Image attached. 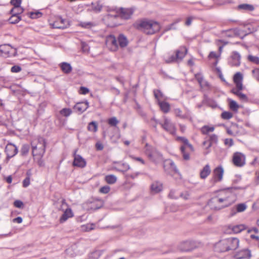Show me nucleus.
Listing matches in <instances>:
<instances>
[{
    "instance_id": "1",
    "label": "nucleus",
    "mask_w": 259,
    "mask_h": 259,
    "mask_svg": "<svg viewBox=\"0 0 259 259\" xmlns=\"http://www.w3.org/2000/svg\"><path fill=\"white\" fill-rule=\"evenodd\" d=\"M239 240L236 237H229L220 240L214 244L215 252L223 253L234 251L238 248Z\"/></svg>"
},
{
    "instance_id": "2",
    "label": "nucleus",
    "mask_w": 259,
    "mask_h": 259,
    "mask_svg": "<svg viewBox=\"0 0 259 259\" xmlns=\"http://www.w3.org/2000/svg\"><path fill=\"white\" fill-rule=\"evenodd\" d=\"M133 27L147 34H152L160 29V24L155 21L146 19L138 20L133 24Z\"/></svg>"
},
{
    "instance_id": "3",
    "label": "nucleus",
    "mask_w": 259,
    "mask_h": 259,
    "mask_svg": "<svg viewBox=\"0 0 259 259\" xmlns=\"http://www.w3.org/2000/svg\"><path fill=\"white\" fill-rule=\"evenodd\" d=\"M31 144L32 155L42 157L46 151V141L45 139L42 137H39L36 140H33Z\"/></svg>"
},
{
    "instance_id": "4",
    "label": "nucleus",
    "mask_w": 259,
    "mask_h": 259,
    "mask_svg": "<svg viewBox=\"0 0 259 259\" xmlns=\"http://www.w3.org/2000/svg\"><path fill=\"white\" fill-rule=\"evenodd\" d=\"M144 151L145 154L153 162H156L157 160L162 158V154L147 143L145 145Z\"/></svg>"
},
{
    "instance_id": "5",
    "label": "nucleus",
    "mask_w": 259,
    "mask_h": 259,
    "mask_svg": "<svg viewBox=\"0 0 259 259\" xmlns=\"http://www.w3.org/2000/svg\"><path fill=\"white\" fill-rule=\"evenodd\" d=\"M224 175V169L222 166H219L215 168L213 171L211 178L209 182L211 186H214L216 183L222 181Z\"/></svg>"
},
{
    "instance_id": "6",
    "label": "nucleus",
    "mask_w": 259,
    "mask_h": 259,
    "mask_svg": "<svg viewBox=\"0 0 259 259\" xmlns=\"http://www.w3.org/2000/svg\"><path fill=\"white\" fill-rule=\"evenodd\" d=\"M117 10V8L110 9L109 13L105 17L106 20L112 22V23L108 24V26L110 27H113L119 25L117 21L118 18H119Z\"/></svg>"
},
{
    "instance_id": "7",
    "label": "nucleus",
    "mask_w": 259,
    "mask_h": 259,
    "mask_svg": "<svg viewBox=\"0 0 259 259\" xmlns=\"http://www.w3.org/2000/svg\"><path fill=\"white\" fill-rule=\"evenodd\" d=\"M162 127L170 134L175 136L176 135V127L175 123L171 122L169 118L164 117L163 123H159Z\"/></svg>"
},
{
    "instance_id": "8",
    "label": "nucleus",
    "mask_w": 259,
    "mask_h": 259,
    "mask_svg": "<svg viewBox=\"0 0 259 259\" xmlns=\"http://www.w3.org/2000/svg\"><path fill=\"white\" fill-rule=\"evenodd\" d=\"M237 187L228 188L220 191L218 194L224 199H227L228 202H230V205L233 202L234 194L232 192L233 189H237Z\"/></svg>"
},
{
    "instance_id": "9",
    "label": "nucleus",
    "mask_w": 259,
    "mask_h": 259,
    "mask_svg": "<svg viewBox=\"0 0 259 259\" xmlns=\"http://www.w3.org/2000/svg\"><path fill=\"white\" fill-rule=\"evenodd\" d=\"M106 44L109 49L112 52L116 51L118 48L117 39L112 34H110L106 37Z\"/></svg>"
},
{
    "instance_id": "10",
    "label": "nucleus",
    "mask_w": 259,
    "mask_h": 259,
    "mask_svg": "<svg viewBox=\"0 0 259 259\" xmlns=\"http://www.w3.org/2000/svg\"><path fill=\"white\" fill-rule=\"evenodd\" d=\"M117 13L119 14V17L122 19H130L133 15L135 9L134 8H117Z\"/></svg>"
},
{
    "instance_id": "11",
    "label": "nucleus",
    "mask_w": 259,
    "mask_h": 259,
    "mask_svg": "<svg viewBox=\"0 0 259 259\" xmlns=\"http://www.w3.org/2000/svg\"><path fill=\"white\" fill-rule=\"evenodd\" d=\"M50 25L53 28L64 29L67 28L69 24L67 20L61 17H58L53 23H50Z\"/></svg>"
},
{
    "instance_id": "12",
    "label": "nucleus",
    "mask_w": 259,
    "mask_h": 259,
    "mask_svg": "<svg viewBox=\"0 0 259 259\" xmlns=\"http://www.w3.org/2000/svg\"><path fill=\"white\" fill-rule=\"evenodd\" d=\"M18 152V147L15 144L9 142L5 148L7 157L10 158L15 156Z\"/></svg>"
},
{
    "instance_id": "13",
    "label": "nucleus",
    "mask_w": 259,
    "mask_h": 259,
    "mask_svg": "<svg viewBox=\"0 0 259 259\" xmlns=\"http://www.w3.org/2000/svg\"><path fill=\"white\" fill-rule=\"evenodd\" d=\"M0 52L2 56L7 57L16 53V51L10 45L4 44L0 46Z\"/></svg>"
},
{
    "instance_id": "14",
    "label": "nucleus",
    "mask_w": 259,
    "mask_h": 259,
    "mask_svg": "<svg viewBox=\"0 0 259 259\" xmlns=\"http://www.w3.org/2000/svg\"><path fill=\"white\" fill-rule=\"evenodd\" d=\"M195 247L193 241L186 240L181 242L179 246V249L183 252H188L192 250Z\"/></svg>"
},
{
    "instance_id": "15",
    "label": "nucleus",
    "mask_w": 259,
    "mask_h": 259,
    "mask_svg": "<svg viewBox=\"0 0 259 259\" xmlns=\"http://www.w3.org/2000/svg\"><path fill=\"white\" fill-rule=\"evenodd\" d=\"M241 56L237 51H234L228 61L231 66H239L240 64Z\"/></svg>"
},
{
    "instance_id": "16",
    "label": "nucleus",
    "mask_w": 259,
    "mask_h": 259,
    "mask_svg": "<svg viewBox=\"0 0 259 259\" xmlns=\"http://www.w3.org/2000/svg\"><path fill=\"white\" fill-rule=\"evenodd\" d=\"M251 251L247 248H244L237 251L234 255L235 259H246L251 257Z\"/></svg>"
},
{
    "instance_id": "17",
    "label": "nucleus",
    "mask_w": 259,
    "mask_h": 259,
    "mask_svg": "<svg viewBox=\"0 0 259 259\" xmlns=\"http://www.w3.org/2000/svg\"><path fill=\"white\" fill-rule=\"evenodd\" d=\"M233 161L236 166H242L245 164V157L241 153L236 152L233 155Z\"/></svg>"
},
{
    "instance_id": "18",
    "label": "nucleus",
    "mask_w": 259,
    "mask_h": 259,
    "mask_svg": "<svg viewBox=\"0 0 259 259\" xmlns=\"http://www.w3.org/2000/svg\"><path fill=\"white\" fill-rule=\"evenodd\" d=\"M187 52L188 49L185 46L180 47L175 51L176 58H177L178 63L182 61L185 55L187 54Z\"/></svg>"
},
{
    "instance_id": "19",
    "label": "nucleus",
    "mask_w": 259,
    "mask_h": 259,
    "mask_svg": "<svg viewBox=\"0 0 259 259\" xmlns=\"http://www.w3.org/2000/svg\"><path fill=\"white\" fill-rule=\"evenodd\" d=\"M89 107V102L87 101L76 103L73 107V109L79 113H82Z\"/></svg>"
},
{
    "instance_id": "20",
    "label": "nucleus",
    "mask_w": 259,
    "mask_h": 259,
    "mask_svg": "<svg viewBox=\"0 0 259 259\" xmlns=\"http://www.w3.org/2000/svg\"><path fill=\"white\" fill-rule=\"evenodd\" d=\"M87 163L84 158L80 155H75L74 156L73 165L81 168H83L86 166Z\"/></svg>"
},
{
    "instance_id": "21",
    "label": "nucleus",
    "mask_w": 259,
    "mask_h": 259,
    "mask_svg": "<svg viewBox=\"0 0 259 259\" xmlns=\"http://www.w3.org/2000/svg\"><path fill=\"white\" fill-rule=\"evenodd\" d=\"M233 80L236 84V88L239 89V90H242L243 89L242 74L240 72H237L234 76Z\"/></svg>"
},
{
    "instance_id": "22",
    "label": "nucleus",
    "mask_w": 259,
    "mask_h": 259,
    "mask_svg": "<svg viewBox=\"0 0 259 259\" xmlns=\"http://www.w3.org/2000/svg\"><path fill=\"white\" fill-rule=\"evenodd\" d=\"M208 205L211 208V209L219 210H220V204H219V201L218 200L217 196L211 198L208 202Z\"/></svg>"
},
{
    "instance_id": "23",
    "label": "nucleus",
    "mask_w": 259,
    "mask_h": 259,
    "mask_svg": "<svg viewBox=\"0 0 259 259\" xmlns=\"http://www.w3.org/2000/svg\"><path fill=\"white\" fill-rule=\"evenodd\" d=\"M186 147H187L191 151H193V147L188 142V144H186L185 145L181 146L180 147V150H181L182 154H183V157L184 159L185 160H188L190 159V155H189V154L187 153L185 151Z\"/></svg>"
},
{
    "instance_id": "24",
    "label": "nucleus",
    "mask_w": 259,
    "mask_h": 259,
    "mask_svg": "<svg viewBox=\"0 0 259 259\" xmlns=\"http://www.w3.org/2000/svg\"><path fill=\"white\" fill-rule=\"evenodd\" d=\"M73 216V213L70 208H68L64 212L60 219V222L63 223L67 221L69 218Z\"/></svg>"
},
{
    "instance_id": "25",
    "label": "nucleus",
    "mask_w": 259,
    "mask_h": 259,
    "mask_svg": "<svg viewBox=\"0 0 259 259\" xmlns=\"http://www.w3.org/2000/svg\"><path fill=\"white\" fill-rule=\"evenodd\" d=\"M118 46L121 48L126 47L128 44L127 37L123 34H120L117 37Z\"/></svg>"
},
{
    "instance_id": "26",
    "label": "nucleus",
    "mask_w": 259,
    "mask_h": 259,
    "mask_svg": "<svg viewBox=\"0 0 259 259\" xmlns=\"http://www.w3.org/2000/svg\"><path fill=\"white\" fill-rule=\"evenodd\" d=\"M90 8L88 9L89 11H93L95 13H99L101 11L103 8L102 5L99 2L96 3H92L89 6Z\"/></svg>"
},
{
    "instance_id": "27",
    "label": "nucleus",
    "mask_w": 259,
    "mask_h": 259,
    "mask_svg": "<svg viewBox=\"0 0 259 259\" xmlns=\"http://www.w3.org/2000/svg\"><path fill=\"white\" fill-rule=\"evenodd\" d=\"M237 10L242 12H251L254 10L253 5L248 4H242L237 6Z\"/></svg>"
},
{
    "instance_id": "28",
    "label": "nucleus",
    "mask_w": 259,
    "mask_h": 259,
    "mask_svg": "<svg viewBox=\"0 0 259 259\" xmlns=\"http://www.w3.org/2000/svg\"><path fill=\"white\" fill-rule=\"evenodd\" d=\"M211 169L209 164L205 165L200 172V177L202 179H205L210 174Z\"/></svg>"
},
{
    "instance_id": "29",
    "label": "nucleus",
    "mask_w": 259,
    "mask_h": 259,
    "mask_svg": "<svg viewBox=\"0 0 259 259\" xmlns=\"http://www.w3.org/2000/svg\"><path fill=\"white\" fill-rule=\"evenodd\" d=\"M59 66L62 71V72L65 74L70 73L72 70V68L71 65L67 62H62L59 64Z\"/></svg>"
},
{
    "instance_id": "30",
    "label": "nucleus",
    "mask_w": 259,
    "mask_h": 259,
    "mask_svg": "<svg viewBox=\"0 0 259 259\" xmlns=\"http://www.w3.org/2000/svg\"><path fill=\"white\" fill-rule=\"evenodd\" d=\"M151 191L157 193L162 190V184L159 182H154L151 185Z\"/></svg>"
},
{
    "instance_id": "31",
    "label": "nucleus",
    "mask_w": 259,
    "mask_h": 259,
    "mask_svg": "<svg viewBox=\"0 0 259 259\" xmlns=\"http://www.w3.org/2000/svg\"><path fill=\"white\" fill-rule=\"evenodd\" d=\"M117 164L115 168L120 171H126L130 168V165L126 163H121L120 162H116Z\"/></svg>"
},
{
    "instance_id": "32",
    "label": "nucleus",
    "mask_w": 259,
    "mask_h": 259,
    "mask_svg": "<svg viewBox=\"0 0 259 259\" xmlns=\"http://www.w3.org/2000/svg\"><path fill=\"white\" fill-rule=\"evenodd\" d=\"M161 110L164 113H168L170 110V105L168 102L159 101L158 103Z\"/></svg>"
},
{
    "instance_id": "33",
    "label": "nucleus",
    "mask_w": 259,
    "mask_h": 259,
    "mask_svg": "<svg viewBox=\"0 0 259 259\" xmlns=\"http://www.w3.org/2000/svg\"><path fill=\"white\" fill-rule=\"evenodd\" d=\"M241 90H239L238 89H233L231 92L233 94L236 95L242 101L246 102L248 101V98L246 95L240 92Z\"/></svg>"
},
{
    "instance_id": "34",
    "label": "nucleus",
    "mask_w": 259,
    "mask_h": 259,
    "mask_svg": "<svg viewBox=\"0 0 259 259\" xmlns=\"http://www.w3.org/2000/svg\"><path fill=\"white\" fill-rule=\"evenodd\" d=\"M230 229L232 230V231L234 233H239L241 231L245 230L246 229V226L243 224H239L234 226H230Z\"/></svg>"
},
{
    "instance_id": "35",
    "label": "nucleus",
    "mask_w": 259,
    "mask_h": 259,
    "mask_svg": "<svg viewBox=\"0 0 259 259\" xmlns=\"http://www.w3.org/2000/svg\"><path fill=\"white\" fill-rule=\"evenodd\" d=\"M110 137L112 142L116 143L117 141L120 137L119 128L118 127L114 130V133L113 134H110Z\"/></svg>"
},
{
    "instance_id": "36",
    "label": "nucleus",
    "mask_w": 259,
    "mask_h": 259,
    "mask_svg": "<svg viewBox=\"0 0 259 259\" xmlns=\"http://www.w3.org/2000/svg\"><path fill=\"white\" fill-rule=\"evenodd\" d=\"M217 197L219 202V204L221 205L220 206V209H222L224 208H225L230 205V202H228L227 201V199L222 198V197L220 196L219 195H217Z\"/></svg>"
},
{
    "instance_id": "37",
    "label": "nucleus",
    "mask_w": 259,
    "mask_h": 259,
    "mask_svg": "<svg viewBox=\"0 0 259 259\" xmlns=\"http://www.w3.org/2000/svg\"><path fill=\"white\" fill-rule=\"evenodd\" d=\"M153 94L155 98L157 100V103H158L159 101H160V100L165 99V96L159 90H154L153 91Z\"/></svg>"
},
{
    "instance_id": "38",
    "label": "nucleus",
    "mask_w": 259,
    "mask_h": 259,
    "mask_svg": "<svg viewBox=\"0 0 259 259\" xmlns=\"http://www.w3.org/2000/svg\"><path fill=\"white\" fill-rule=\"evenodd\" d=\"M24 11V9L21 7H15L12 8L10 13L11 15H15V16H20V15L22 14Z\"/></svg>"
},
{
    "instance_id": "39",
    "label": "nucleus",
    "mask_w": 259,
    "mask_h": 259,
    "mask_svg": "<svg viewBox=\"0 0 259 259\" xmlns=\"http://www.w3.org/2000/svg\"><path fill=\"white\" fill-rule=\"evenodd\" d=\"M228 101H229V108L230 109L236 112H237L238 109H239V105L237 103L236 101L234 100H233L232 99H229Z\"/></svg>"
},
{
    "instance_id": "40",
    "label": "nucleus",
    "mask_w": 259,
    "mask_h": 259,
    "mask_svg": "<svg viewBox=\"0 0 259 259\" xmlns=\"http://www.w3.org/2000/svg\"><path fill=\"white\" fill-rule=\"evenodd\" d=\"M103 205L102 201L98 200L92 202L90 208L93 210H97L100 208Z\"/></svg>"
},
{
    "instance_id": "41",
    "label": "nucleus",
    "mask_w": 259,
    "mask_h": 259,
    "mask_svg": "<svg viewBox=\"0 0 259 259\" xmlns=\"http://www.w3.org/2000/svg\"><path fill=\"white\" fill-rule=\"evenodd\" d=\"M209 144L207 146L206 148L208 149L210 148L213 144H216L218 142V137L215 134H212L210 135L209 138Z\"/></svg>"
},
{
    "instance_id": "42",
    "label": "nucleus",
    "mask_w": 259,
    "mask_h": 259,
    "mask_svg": "<svg viewBox=\"0 0 259 259\" xmlns=\"http://www.w3.org/2000/svg\"><path fill=\"white\" fill-rule=\"evenodd\" d=\"M105 181L109 184H113L117 181V178L113 175H107L105 177Z\"/></svg>"
},
{
    "instance_id": "43",
    "label": "nucleus",
    "mask_w": 259,
    "mask_h": 259,
    "mask_svg": "<svg viewBox=\"0 0 259 259\" xmlns=\"http://www.w3.org/2000/svg\"><path fill=\"white\" fill-rule=\"evenodd\" d=\"M98 125L96 121L90 122L88 126V129L89 131L96 132L97 131Z\"/></svg>"
},
{
    "instance_id": "44",
    "label": "nucleus",
    "mask_w": 259,
    "mask_h": 259,
    "mask_svg": "<svg viewBox=\"0 0 259 259\" xmlns=\"http://www.w3.org/2000/svg\"><path fill=\"white\" fill-rule=\"evenodd\" d=\"M29 146L28 144H24L22 145L20 150L21 155L22 156H26L29 151Z\"/></svg>"
},
{
    "instance_id": "45",
    "label": "nucleus",
    "mask_w": 259,
    "mask_h": 259,
    "mask_svg": "<svg viewBox=\"0 0 259 259\" xmlns=\"http://www.w3.org/2000/svg\"><path fill=\"white\" fill-rule=\"evenodd\" d=\"M195 78L197 80L201 88L203 87V82L204 81L203 76L201 73H197L195 74Z\"/></svg>"
},
{
    "instance_id": "46",
    "label": "nucleus",
    "mask_w": 259,
    "mask_h": 259,
    "mask_svg": "<svg viewBox=\"0 0 259 259\" xmlns=\"http://www.w3.org/2000/svg\"><path fill=\"white\" fill-rule=\"evenodd\" d=\"M119 122V120H118L115 117H112L108 119V123L111 126L116 127L117 125Z\"/></svg>"
},
{
    "instance_id": "47",
    "label": "nucleus",
    "mask_w": 259,
    "mask_h": 259,
    "mask_svg": "<svg viewBox=\"0 0 259 259\" xmlns=\"http://www.w3.org/2000/svg\"><path fill=\"white\" fill-rule=\"evenodd\" d=\"M214 130V128L213 127H209L207 125H204L201 128V131L203 134L207 135L209 132H212Z\"/></svg>"
},
{
    "instance_id": "48",
    "label": "nucleus",
    "mask_w": 259,
    "mask_h": 259,
    "mask_svg": "<svg viewBox=\"0 0 259 259\" xmlns=\"http://www.w3.org/2000/svg\"><path fill=\"white\" fill-rule=\"evenodd\" d=\"M60 113L61 115L68 117L72 113V110L70 108H63L60 111Z\"/></svg>"
},
{
    "instance_id": "49",
    "label": "nucleus",
    "mask_w": 259,
    "mask_h": 259,
    "mask_svg": "<svg viewBox=\"0 0 259 259\" xmlns=\"http://www.w3.org/2000/svg\"><path fill=\"white\" fill-rule=\"evenodd\" d=\"M21 17L12 15L11 17L9 18V21L11 24H16L21 20Z\"/></svg>"
},
{
    "instance_id": "50",
    "label": "nucleus",
    "mask_w": 259,
    "mask_h": 259,
    "mask_svg": "<svg viewBox=\"0 0 259 259\" xmlns=\"http://www.w3.org/2000/svg\"><path fill=\"white\" fill-rule=\"evenodd\" d=\"M247 208L245 203H239L236 205V210L237 212L244 211Z\"/></svg>"
},
{
    "instance_id": "51",
    "label": "nucleus",
    "mask_w": 259,
    "mask_h": 259,
    "mask_svg": "<svg viewBox=\"0 0 259 259\" xmlns=\"http://www.w3.org/2000/svg\"><path fill=\"white\" fill-rule=\"evenodd\" d=\"M233 117V114L229 111H224L221 114V117L225 120H229Z\"/></svg>"
},
{
    "instance_id": "52",
    "label": "nucleus",
    "mask_w": 259,
    "mask_h": 259,
    "mask_svg": "<svg viewBox=\"0 0 259 259\" xmlns=\"http://www.w3.org/2000/svg\"><path fill=\"white\" fill-rule=\"evenodd\" d=\"M42 14L39 11L35 12H31L29 13L30 18L31 19H37L41 17Z\"/></svg>"
},
{
    "instance_id": "53",
    "label": "nucleus",
    "mask_w": 259,
    "mask_h": 259,
    "mask_svg": "<svg viewBox=\"0 0 259 259\" xmlns=\"http://www.w3.org/2000/svg\"><path fill=\"white\" fill-rule=\"evenodd\" d=\"M165 62L168 64L172 63L174 62H178V61L176 58V55H172L168 57L167 58L165 59Z\"/></svg>"
},
{
    "instance_id": "54",
    "label": "nucleus",
    "mask_w": 259,
    "mask_h": 259,
    "mask_svg": "<svg viewBox=\"0 0 259 259\" xmlns=\"http://www.w3.org/2000/svg\"><path fill=\"white\" fill-rule=\"evenodd\" d=\"M248 60L250 62L254 63L257 65H259V58L258 57L249 55L248 56Z\"/></svg>"
},
{
    "instance_id": "55",
    "label": "nucleus",
    "mask_w": 259,
    "mask_h": 259,
    "mask_svg": "<svg viewBox=\"0 0 259 259\" xmlns=\"http://www.w3.org/2000/svg\"><path fill=\"white\" fill-rule=\"evenodd\" d=\"M180 21V19H178L177 20H176L174 23L170 24V25L167 26L165 28V31H168V30H170L171 29H175V28H174L173 26L177 24L178 23H179V22Z\"/></svg>"
},
{
    "instance_id": "56",
    "label": "nucleus",
    "mask_w": 259,
    "mask_h": 259,
    "mask_svg": "<svg viewBox=\"0 0 259 259\" xmlns=\"http://www.w3.org/2000/svg\"><path fill=\"white\" fill-rule=\"evenodd\" d=\"M254 78L259 81V68H256L252 70Z\"/></svg>"
},
{
    "instance_id": "57",
    "label": "nucleus",
    "mask_w": 259,
    "mask_h": 259,
    "mask_svg": "<svg viewBox=\"0 0 259 259\" xmlns=\"http://www.w3.org/2000/svg\"><path fill=\"white\" fill-rule=\"evenodd\" d=\"M22 70L21 67L19 65H14L11 68V71L13 73H18Z\"/></svg>"
},
{
    "instance_id": "58",
    "label": "nucleus",
    "mask_w": 259,
    "mask_h": 259,
    "mask_svg": "<svg viewBox=\"0 0 259 259\" xmlns=\"http://www.w3.org/2000/svg\"><path fill=\"white\" fill-rule=\"evenodd\" d=\"M159 123V122H158V121L157 119H156L154 117H153L151 119L150 124L151 126H152V127L154 128L155 131L157 130V124Z\"/></svg>"
},
{
    "instance_id": "59",
    "label": "nucleus",
    "mask_w": 259,
    "mask_h": 259,
    "mask_svg": "<svg viewBox=\"0 0 259 259\" xmlns=\"http://www.w3.org/2000/svg\"><path fill=\"white\" fill-rule=\"evenodd\" d=\"M182 110L180 108H176L174 110L175 115L181 118H185V116L182 114Z\"/></svg>"
},
{
    "instance_id": "60",
    "label": "nucleus",
    "mask_w": 259,
    "mask_h": 259,
    "mask_svg": "<svg viewBox=\"0 0 259 259\" xmlns=\"http://www.w3.org/2000/svg\"><path fill=\"white\" fill-rule=\"evenodd\" d=\"M10 3L14 6L13 8L20 7L21 0H11Z\"/></svg>"
},
{
    "instance_id": "61",
    "label": "nucleus",
    "mask_w": 259,
    "mask_h": 259,
    "mask_svg": "<svg viewBox=\"0 0 259 259\" xmlns=\"http://www.w3.org/2000/svg\"><path fill=\"white\" fill-rule=\"evenodd\" d=\"M92 23L91 22H81L79 23V26H81L83 28H88L91 27L92 26Z\"/></svg>"
},
{
    "instance_id": "62",
    "label": "nucleus",
    "mask_w": 259,
    "mask_h": 259,
    "mask_svg": "<svg viewBox=\"0 0 259 259\" xmlns=\"http://www.w3.org/2000/svg\"><path fill=\"white\" fill-rule=\"evenodd\" d=\"M14 205L17 208H21L23 206V203L21 200H17L14 201Z\"/></svg>"
},
{
    "instance_id": "63",
    "label": "nucleus",
    "mask_w": 259,
    "mask_h": 259,
    "mask_svg": "<svg viewBox=\"0 0 259 259\" xmlns=\"http://www.w3.org/2000/svg\"><path fill=\"white\" fill-rule=\"evenodd\" d=\"M110 191V187L108 186H105L101 187L100 189V192L104 194L108 193Z\"/></svg>"
},
{
    "instance_id": "64",
    "label": "nucleus",
    "mask_w": 259,
    "mask_h": 259,
    "mask_svg": "<svg viewBox=\"0 0 259 259\" xmlns=\"http://www.w3.org/2000/svg\"><path fill=\"white\" fill-rule=\"evenodd\" d=\"M89 89L84 87H81L79 89V93L82 95H86L89 92Z\"/></svg>"
}]
</instances>
